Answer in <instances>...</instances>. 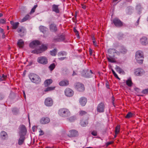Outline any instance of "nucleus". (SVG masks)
Returning a JSON list of instances; mask_svg holds the SVG:
<instances>
[{"instance_id": "nucleus-1", "label": "nucleus", "mask_w": 148, "mask_h": 148, "mask_svg": "<svg viewBox=\"0 0 148 148\" xmlns=\"http://www.w3.org/2000/svg\"><path fill=\"white\" fill-rule=\"evenodd\" d=\"M40 45V42L38 40H35L31 42L29 44V47L32 49H34V50L32 51L31 52L38 54L42 53L47 49V46L42 45L41 46H39Z\"/></svg>"}, {"instance_id": "nucleus-2", "label": "nucleus", "mask_w": 148, "mask_h": 148, "mask_svg": "<svg viewBox=\"0 0 148 148\" xmlns=\"http://www.w3.org/2000/svg\"><path fill=\"white\" fill-rule=\"evenodd\" d=\"M116 52V50L114 49H109L108 50V52L109 55L107 57V58L108 61L111 63H116V61L114 58V53Z\"/></svg>"}, {"instance_id": "nucleus-3", "label": "nucleus", "mask_w": 148, "mask_h": 148, "mask_svg": "<svg viewBox=\"0 0 148 148\" xmlns=\"http://www.w3.org/2000/svg\"><path fill=\"white\" fill-rule=\"evenodd\" d=\"M29 77L31 81L34 83L39 84L41 82L40 78L36 74L33 73H30L29 75Z\"/></svg>"}, {"instance_id": "nucleus-4", "label": "nucleus", "mask_w": 148, "mask_h": 148, "mask_svg": "<svg viewBox=\"0 0 148 148\" xmlns=\"http://www.w3.org/2000/svg\"><path fill=\"white\" fill-rule=\"evenodd\" d=\"M59 114L62 117H67L70 115L69 110L66 108H62L60 109L58 111Z\"/></svg>"}, {"instance_id": "nucleus-5", "label": "nucleus", "mask_w": 148, "mask_h": 148, "mask_svg": "<svg viewBox=\"0 0 148 148\" xmlns=\"http://www.w3.org/2000/svg\"><path fill=\"white\" fill-rule=\"evenodd\" d=\"M144 56L143 53L142 51H137L136 54V59L138 61L137 62L139 63L142 64L143 62V60L140 59V58H143Z\"/></svg>"}, {"instance_id": "nucleus-6", "label": "nucleus", "mask_w": 148, "mask_h": 148, "mask_svg": "<svg viewBox=\"0 0 148 148\" xmlns=\"http://www.w3.org/2000/svg\"><path fill=\"white\" fill-rule=\"evenodd\" d=\"M19 136H25L26 134L27 130L25 127L23 125H20L19 127Z\"/></svg>"}, {"instance_id": "nucleus-7", "label": "nucleus", "mask_w": 148, "mask_h": 148, "mask_svg": "<svg viewBox=\"0 0 148 148\" xmlns=\"http://www.w3.org/2000/svg\"><path fill=\"white\" fill-rule=\"evenodd\" d=\"M75 88L79 92H83L84 90V87L82 84L78 82L75 84Z\"/></svg>"}, {"instance_id": "nucleus-8", "label": "nucleus", "mask_w": 148, "mask_h": 148, "mask_svg": "<svg viewBox=\"0 0 148 148\" xmlns=\"http://www.w3.org/2000/svg\"><path fill=\"white\" fill-rule=\"evenodd\" d=\"M112 23L117 27H121L123 25V23L117 18H114L113 20Z\"/></svg>"}, {"instance_id": "nucleus-9", "label": "nucleus", "mask_w": 148, "mask_h": 148, "mask_svg": "<svg viewBox=\"0 0 148 148\" xmlns=\"http://www.w3.org/2000/svg\"><path fill=\"white\" fill-rule=\"evenodd\" d=\"M105 105L103 103L101 102L98 104L97 108V111L100 113L104 112Z\"/></svg>"}, {"instance_id": "nucleus-10", "label": "nucleus", "mask_w": 148, "mask_h": 148, "mask_svg": "<svg viewBox=\"0 0 148 148\" xmlns=\"http://www.w3.org/2000/svg\"><path fill=\"white\" fill-rule=\"evenodd\" d=\"M38 62L43 64H47L48 63L47 59L46 57L41 56L38 58Z\"/></svg>"}, {"instance_id": "nucleus-11", "label": "nucleus", "mask_w": 148, "mask_h": 148, "mask_svg": "<svg viewBox=\"0 0 148 148\" xmlns=\"http://www.w3.org/2000/svg\"><path fill=\"white\" fill-rule=\"evenodd\" d=\"M65 38L64 35H61L58 37H55L53 41L55 42H60L64 40Z\"/></svg>"}, {"instance_id": "nucleus-12", "label": "nucleus", "mask_w": 148, "mask_h": 148, "mask_svg": "<svg viewBox=\"0 0 148 148\" xmlns=\"http://www.w3.org/2000/svg\"><path fill=\"white\" fill-rule=\"evenodd\" d=\"M53 100L51 98H47L45 100V103L47 106H51L53 105Z\"/></svg>"}, {"instance_id": "nucleus-13", "label": "nucleus", "mask_w": 148, "mask_h": 148, "mask_svg": "<svg viewBox=\"0 0 148 148\" xmlns=\"http://www.w3.org/2000/svg\"><path fill=\"white\" fill-rule=\"evenodd\" d=\"M17 31L21 36H23L26 33V30L23 27H19L17 29Z\"/></svg>"}, {"instance_id": "nucleus-14", "label": "nucleus", "mask_w": 148, "mask_h": 148, "mask_svg": "<svg viewBox=\"0 0 148 148\" xmlns=\"http://www.w3.org/2000/svg\"><path fill=\"white\" fill-rule=\"evenodd\" d=\"M145 73V71L143 69L138 68L135 70V74L138 76H141Z\"/></svg>"}, {"instance_id": "nucleus-15", "label": "nucleus", "mask_w": 148, "mask_h": 148, "mask_svg": "<svg viewBox=\"0 0 148 148\" xmlns=\"http://www.w3.org/2000/svg\"><path fill=\"white\" fill-rule=\"evenodd\" d=\"M66 95L67 97L72 96L74 94L73 90L69 88H67L65 91Z\"/></svg>"}, {"instance_id": "nucleus-16", "label": "nucleus", "mask_w": 148, "mask_h": 148, "mask_svg": "<svg viewBox=\"0 0 148 148\" xmlns=\"http://www.w3.org/2000/svg\"><path fill=\"white\" fill-rule=\"evenodd\" d=\"M68 136L70 137H75L78 136V133L77 131L75 130H72L69 132Z\"/></svg>"}, {"instance_id": "nucleus-17", "label": "nucleus", "mask_w": 148, "mask_h": 148, "mask_svg": "<svg viewBox=\"0 0 148 148\" xmlns=\"http://www.w3.org/2000/svg\"><path fill=\"white\" fill-rule=\"evenodd\" d=\"M49 27L50 30L52 32H56L58 30V28L56 25L54 23L50 24Z\"/></svg>"}, {"instance_id": "nucleus-18", "label": "nucleus", "mask_w": 148, "mask_h": 148, "mask_svg": "<svg viewBox=\"0 0 148 148\" xmlns=\"http://www.w3.org/2000/svg\"><path fill=\"white\" fill-rule=\"evenodd\" d=\"M87 102L86 98L84 97H81L79 99V103L82 106H84Z\"/></svg>"}, {"instance_id": "nucleus-19", "label": "nucleus", "mask_w": 148, "mask_h": 148, "mask_svg": "<svg viewBox=\"0 0 148 148\" xmlns=\"http://www.w3.org/2000/svg\"><path fill=\"white\" fill-rule=\"evenodd\" d=\"M50 122V119L47 117L42 118L40 120V123L42 124H46Z\"/></svg>"}, {"instance_id": "nucleus-20", "label": "nucleus", "mask_w": 148, "mask_h": 148, "mask_svg": "<svg viewBox=\"0 0 148 148\" xmlns=\"http://www.w3.org/2000/svg\"><path fill=\"white\" fill-rule=\"evenodd\" d=\"M59 5L53 4L52 5V11L55 12L56 13L60 12V10L58 8Z\"/></svg>"}, {"instance_id": "nucleus-21", "label": "nucleus", "mask_w": 148, "mask_h": 148, "mask_svg": "<svg viewBox=\"0 0 148 148\" xmlns=\"http://www.w3.org/2000/svg\"><path fill=\"white\" fill-rule=\"evenodd\" d=\"M20 136V138L18 140V144L20 145H22L23 143L24 142V140L25 139V136Z\"/></svg>"}, {"instance_id": "nucleus-22", "label": "nucleus", "mask_w": 148, "mask_h": 148, "mask_svg": "<svg viewBox=\"0 0 148 148\" xmlns=\"http://www.w3.org/2000/svg\"><path fill=\"white\" fill-rule=\"evenodd\" d=\"M69 84V81L67 80H62L59 83V85L61 86H66Z\"/></svg>"}, {"instance_id": "nucleus-23", "label": "nucleus", "mask_w": 148, "mask_h": 148, "mask_svg": "<svg viewBox=\"0 0 148 148\" xmlns=\"http://www.w3.org/2000/svg\"><path fill=\"white\" fill-rule=\"evenodd\" d=\"M140 43L143 45H146L147 43V38L146 37H143L140 39Z\"/></svg>"}, {"instance_id": "nucleus-24", "label": "nucleus", "mask_w": 148, "mask_h": 148, "mask_svg": "<svg viewBox=\"0 0 148 148\" xmlns=\"http://www.w3.org/2000/svg\"><path fill=\"white\" fill-rule=\"evenodd\" d=\"M10 24L12 25V29H16L18 27L19 23L18 22L14 23L13 21H10Z\"/></svg>"}, {"instance_id": "nucleus-25", "label": "nucleus", "mask_w": 148, "mask_h": 148, "mask_svg": "<svg viewBox=\"0 0 148 148\" xmlns=\"http://www.w3.org/2000/svg\"><path fill=\"white\" fill-rule=\"evenodd\" d=\"M17 45L19 47L23 48L24 45V42L22 39H20L18 42Z\"/></svg>"}, {"instance_id": "nucleus-26", "label": "nucleus", "mask_w": 148, "mask_h": 148, "mask_svg": "<svg viewBox=\"0 0 148 148\" xmlns=\"http://www.w3.org/2000/svg\"><path fill=\"white\" fill-rule=\"evenodd\" d=\"M119 51L120 53L123 54H125L126 53L127 51V49L125 47L123 46H122L119 49Z\"/></svg>"}, {"instance_id": "nucleus-27", "label": "nucleus", "mask_w": 148, "mask_h": 148, "mask_svg": "<svg viewBox=\"0 0 148 148\" xmlns=\"http://www.w3.org/2000/svg\"><path fill=\"white\" fill-rule=\"evenodd\" d=\"M39 29L40 31L43 33H45L48 29L47 28L43 26H40L39 27Z\"/></svg>"}, {"instance_id": "nucleus-28", "label": "nucleus", "mask_w": 148, "mask_h": 148, "mask_svg": "<svg viewBox=\"0 0 148 148\" xmlns=\"http://www.w3.org/2000/svg\"><path fill=\"white\" fill-rule=\"evenodd\" d=\"M53 82L52 79H49L46 80L44 82V84L45 86H47L50 85Z\"/></svg>"}, {"instance_id": "nucleus-29", "label": "nucleus", "mask_w": 148, "mask_h": 148, "mask_svg": "<svg viewBox=\"0 0 148 148\" xmlns=\"http://www.w3.org/2000/svg\"><path fill=\"white\" fill-rule=\"evenodd\" d=\"M126 84L129 86H131L132 83L131 78H130L126 82Z\"/></svg>"}, {"instance_id": "nucleus-30", "label": "nucleus", "mask_w": 148, "mask_h": 148, "mask_svg": "<svg viewBox=\"0 0 148 148\" xmlns=\"http://www.w3.org/2000/svg\"><path fill=\"white\" fill-rule=\"evenodd\" d=\"M57 49H54L50 51V54L52 56H55L57 53Z\"/></svg>"}, {"instance_id": "nucleus-31", "label": "nucleus", "mask_w": 148, "mask_h": 148, "mask_svg": "<svg viewBox=\"0 0 148 148\" xmlns=\"http://www.w3.org/2000/svg\"><path fill=\"white\" fill-rule=\"evenodd\" d=\"M55 64L54 63H52L49 66V68L50 71H52L55 68Z\"/></svg>"}, {"instance_id": "nucleus-32", "label": "nucleus", "mask_w": 148, "mask_h": 148, "mask_svg": "<svg viewBox=\"0 0 148 148\" xmlns=\"http://www.w3.org/2000/svg\"><path fill=\"white\" fill-rule=\"evenodd\" d=\"M124 37V35L121 33H119L117 35V38L119 40L122 39Z\"/></svg>"}, {"instance_id": "nucleus-33", "label": "nucleus", "mask_w": 148, "mask_h": 148, "mask_svg": "<svg viewBox=\"0 0 148 148\" xmlns=\"http://www.w3.org/2000/svg\"><path fill=\"white\" fill-rule=\"evenodd\" d=\"M29 17V15H26L21 21V22L25 21L27 20Z\"/></svg>"}, {"instance_id": "nucleus-34", "label": "nucleus", "mask_w": 148, "mask_h": 148, "mask_svg": "<svg viewBox=\"0 0 148 148\" xmlns=\"http://www.w3.org/2000/svg\"><path fill=\"white\" fill-rule=\"evenodd\" d=\"M116 71L119 72V73H121L124 72L123 71L119 66H116V67L115 68Z\"/></svg>"}, {"instance_id": "nucleus-35", "label": "nucleus", "mask_w": 148, "mask_h": 148, "mask_svg": "<svg viewBox=\"0 0 148 148\" xmlns=\"http://www.w3.org/2000/svg\"><path fill=\"white\" fill-rule=\"evenodd\" d=\"M55 87H48L46 89H45L44 91L45 92H48L51 90H54L55 89Z\"/></svg>"}, {"instance_id": "nucleus-36", "label": "nucleus", "mask_w": 148, "mask_h": 148, "mask_svg": "<svg viewBox=\"0 0 148 148\" xmlns=\"http://www.w3.org/2000/svg\"><path fill=\"white\" fill-rule=\"evenodd\" d=\"M80 123L82 126L83 127H85L88 124V123L87 121H82L80 122Z\"/></svg>"}, {"instance_id": "nucleus-37", "label": "nucleus", "mask_w": 148, "mask_h": 148, "mask_svg": "<svg viewBox=\"0 0 148 148\" xmlns=\"http://www.w3.org/2000/svg\"><path fill=\"white\" fill-rule=\"evenodd\" d=\"M120 129V126L119 125H117L115 128V133L116 134H117L119 132Z\"/></svg>"}, {"instance_id": "nucleus-38", "label": "nucleus", "mask_w": 148, "mask_h": 148, "mask_svg": "<svg viewBox=\"0 0 148 148\" xmlns=\"http://www.w3.org/2000/svg\"><path fill=\"white\" fill-rule=\"evenodd\" d=\"M6 135V133L4 131L0 133L1 137L3 139L5 138V137Z\"/></svg>"}, {"instance_id": "nucleus-39", "label": "nucleus", "mask_w": 148, "mask_h": 148, "mask_svg": "<svg viewBox=\"0 0 148 148\" xmlns=\"http://www.w3.org/2000/svg\"><path fill=\"white\" fill-rule=\"evenodd\" d=\"M67 53L66 52L64 51H61L58 53V56H63L66 55Z\"/></svg>"}, {"instance_id": "nucleus-40", "label": "nucleus", "mask_w": 148, "mask_h": 148, "mask_svg": "<svg viewBox=\"0 0 148 148\" xmlns=\"http://www.w3.org/2000/svg\"><path fill=\"white\" fill-rule=\"evenodd\" d=\"M7 77L6 75L3 74L2 76H0V81L5 80L6 79Z\"/></svg>"}, {"instance_id": "nucleus-41", "label": "nucleus", "mask_w": 148, "mask_h": 148, "mask_svg": "<svg viewBox=\"0 0 148 148\" xmlns=\"http://www.w3.org/2000/svg\"><path fill=\"white\" fill-rule=\"evenodd\" d=\"M79 113L80 116H82L86 114H87V112L81 110L79 112Z\"/></svg>"}, {"instance_id": "nucleus-42", "label": "nucleus", "mask_w": 148, "mask_h": 148, "mask_svg": "<svg viewBox=\"0 0 148 148\" xmlns=\"http://www.w3.org/2000/svg\"><path fill=\"white\" fill-rule=\"evenodd\" d=\"M133 115V114L130 112H129L126 115L125 118H129L132 117Z\"/></svg>"}, {"instance_id": "nucleus-43", "label": "nucleus", "mask_w": 148, "mask_h": 148, "mask_svg": "<svg viewBox=\"0 0 148 148\" xmlns=\"http://www.w3.org/2000/svg\"><path fill=\"white\" fill-rule=\"evenodd\" d=\"M75 118L74 116H72L67 119L70 122H73L74 121Z\"/></svg>"}, {"instance_id": "nucleus-44", "label": "nucleus", "mask_w": 148, "mask_h": 148, "mask_svg": "<svg viewBox=\"0 0 148 148\" xmlns=\"http://www.w3.org/2000/svg\"><path fill=\"white\" fill-rule=\"evenodd\" d=\"M37 7V5H34V7L32 8V9L30 13H33L35 11V9Z\"/></svg>"}, {"instance_id": "nucleus-45", "label": "nucleus", "mask_w": 148, "mask_h": 148, "mask_svg": "<svg viewBox=\"0 0 148 148\" xmlns=\"http://www.w3.org/2000/svg\"><path fill=\"white\" fill-rule=\"evenodd\" d=\"M136 8L138 11L140 12L141 9V5L140 4L138 5L136 7Z\"/></svg>"}, {"instance_id": "nucleus-46", "label": "nucleus", "mask_w": 148, "mask_h": 148, "mask_svg": "<svg viewBox=\"0 0 148 148\" xmlns=\"http://www.w3.org/2000/svg\"><path fill=\"white\" fill-rule=\"evenodd\" d=\"M112 73L113 75L115 76V77H116V78L117 79H120L118 77L117 74L115 73V72L114 71L113 69H112Z\"/></svg>"}, {"instance_id": "nucleus-47", "label": "nucleus", "mask_w": 148, "mask_h": 148, "mask_svg": "<svg viewBox=\"0 0 148 148\" xmlns=\"http://www.w3.org/2000/svg\"><path fill=\"white\" fill-rule=\"evenodd\" d=\"M12 111L14 114H16L18 113V111L17 109L14 108L12 109Z\"/></svg>"}, {"instance_id": "nucleus-48", "label": "nucleus", "mask_w": 148, "mask_h": 148, "mask_svg": "<svg viewBox=\"0 0 148 148\" xmlns=\"http://www.w3.org/2000/svg\"><path fill=\"white\" fill-rule=\"evenodd\" d=\"M142 93L144 94H148V88L143 90L142 91Z\"/></svg>"}, {"instance_id": "nucleus-49", "label": "nucleus", "mask_w": 148, "mask_h": 148, "mask_svg": "<svg viewBox=\"0 0 148 148\" xmlns=\"http://www.w3.org/2000/svg\"><path fill=\"white\" fill-rule=\"evenodd\" d=\"M5 22V21L4 19H0V23L1 24H4Z\"/></svg>"}, {"instance_id": "nucleus-50", "label": "nucleus", "mask_w": 148, "mask_h": 148, "mask_svg": "<svg viewBox=\"0 0 148 148\" xmlns=\"http://www.w3.org/2000/svg\"><path fill=\"white\" fill-rule=\"evenodd\" d=\"M97 132L95 131H93L91 132V134L94 136L97 135Z\"/></svg>"}, {"instance_id": "nucleus-51", "label": "nucleus", "mask_w": 148, "mask_h": 148, "mask_svg": "<svg viewBox=\"0 0 148 148\" xmlns=\"http://www.w3.org/2000/svg\"><path fill=\"white\" fill-rule=\"evenodd\" d=\"M112 141L108 142L106 144V146L107 147L109 145L112 144Z\"/></svg>"}, {"instance_id": "nucleus-52", "label": "nucleus", "mask_w": 148, "mask_h": 148, "mask_svg": "<svg viewBox=\"0 0 148 148\" xmlns=\"http://www.w3.org/2000/svg\"><path fill=\"white\" fill-rule=\"evenodd\" d=\"M92 42H93V44L96 47L97 46V44L95 40H93Z\"/></svg>"}, {"instance_id": "nucleus-53", "label": "nucleus", "mask_w": 148, "mask_h": 148, "mask_svg": "<svg viewBox=\"0 0 148 148\" xmlns=\"http://www.w3.org/2000/svg\"><path fill=\"white\" fill-rule=\"evenodd\" d=\"M108 82H106V86L107 88H109V85H108Z\"/></svg>"}, {"instance_id": "nucleus-54", "label": "nucleus", "mask_w": 148, "mask_h": 148, "mask_svg": "<svg viewBox=\"0 0 148 148\" xmlns=\"http://www.w3.org/2000/svg\"><path fill=\"white\" fill-rule=\"evenodd\" d=\"M4 97V96L2 94H0V100L2 99Z\"/></svg>"}, {"instance_id": "nucleus-55", "label": "nucleus", "mask_w": 148, "mask_h": 148, "mask_svg": "<svg viewBox=\"0 0 148 148\" xmlns=\"http://www.w3.org/2000/svg\"><path fill=\"white\" fill-rule=\"evenodd\" d=\"M66 58V57H60V58H58V59L60 60H64Z\"/></svg>"}, {"instance_id": "nucleus-56", "label": "nucleus", "mask_w": 148, "mask_h": 148, "mask_svg": "<svg viewBox=\"0 0 148 148\" xmlns=\"http://www.w3.org/2000/svg\"><path fill=\"white\" fill-rule=\"evenodd\" d=\"M139 19H140V18H139L137 20V22L136 23H135V25H137L139 24Z\"/></svg>"}, {"instance_id": "nucleus-57", "label": "nucleus", "mask_w": 148, "mask_h": 148, "mask_svg": "<svg viewBox=\"0 0 148 148\" xmlns=\"http://www.w3.org/2000/svg\"><path fill=\"white\" fill-rule=\"evenodd\" d=\"M89 52V53H90V55H92V49H91L90 48Z\"/></svg>"}, {"instance_id": "nucleus-58", "label": "nucleus", "mask_w": 148, "mask_h": 148, "mask_svg": "<svg viewBox=\"0 0 148 148\" xmlns=\"http://www.w3.org/2000/svg\"><path fill=\"white\" fill-rule=\"evenodd\" d=\"M40 133L39 134L40 136H42L44 134V133L42 131L40 130Z\"/></svg>"}, {"instance_id": "nucleus-59", "label": "nucleus", "mask_w": 148, "mask_h": 148, "mask_svg": "<svg viewBox=\"0 0 148 148\" xmlns=\"http://www.w3.org/2000/svg\"><path fill=\"white\" fill-rule=\"evenodd\" d=\"M76 34V35L77 36V38H79V34L78 32H77V33H75Z\"/></svg>"}, {"instance_id": "nucleus-60", "label": "nucleus", "mask_w": 148, "mask_h": 148, "mask_svg": "<svg viewBox=\"0 0 148 148\" xmlns=\"http://www.w3.org/2000/svg\"><path fill=\"white\" fill-rule=\"evenodd\" d=\"M82 8L83 9H86V5H84V4H82Z\"/></svg>"}, {"instance_id": "nucleus-61", "label": "nucleus", "mask_w": 148, "mask_h": 148, "mask_svg": "<svg viewBox=\"0 0 148 148\" xmlns=\"http://www.w3.org/2000/svg\"><path fill=\"white\" fill-rule=\"evenodd\" d=\"M3 32V29L0 27V32L2 34L3 33H4Z\"/></svg>"}, {"instance_id": "nucleus-62", "label": "nucleus", "mask_w": 148, "mask_h": 148, "mask_svg": "<svg viewBox=\"0 0 148 148\" xmlns=\"http://www.w3.org/2000/svg\"><path fill=\"white\" fill-rule=\"evenodd\" d=\"M36 128V127L35 126H33L32 127V130L33 132H34L35 131V129Z\"/></svg>"}, {"instance_id": "nucleus-63", "label": "nucleus", "mask_w": 148, "mask_h": 148, "mask_svg": "<svg viewBox=\"0 0 148 148\" xmlns=\"http://www.w3.org/2000/svg\"><path fill=\"white\" fill-rule=\"evenodd\" d=\"M73 31L75 33H77L78 32V31L75 28H73Z\"/></svg>"}, {"instance_id": "nucleus-64", "label": "nucleus", "mask_w": 148, "mask_h": 148, "mask_svg": "<svg viewBox=\"0 0 148 148\" xmlns=\"http://www.w3.org/2000/svg\"><path fill=\"white\" fill-rule=\"evenodd\" d=\"M2 38H5V35L4 33H2Z\"/></svg>"}]
</instances>
